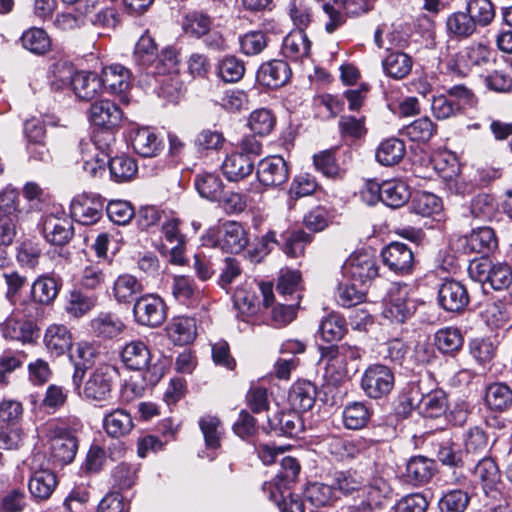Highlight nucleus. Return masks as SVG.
Segmentation results:
<instances>
[{
    "instance_id": "e433bc0d",
    "label": "nucleus",
    "mask_w": 512,
    "mask_h": 512,
    "mask_svg": "<svg viewBox=\"0 0 512 512\" xmlns=\"http://www.w3.org/2000/svg\"><path fill=\"white\" fill-rule=\"evenodd\" d=\"M371 417V411L364 402L348 403L342 412L343 425L350 430L364 428Z\"/></svg>"
},
{
    "instance_id": "aec40b11",
    "label": "nucleus",
    "mask_w": 512,
    "mask_h": 512,
    "mask_svg": "<svg viewBox=\"0 0 512 512\" xmlns=\"http://www.w3.org/2000/svg\"><path fill=\"white\" fill-rule=\"evenodd\" d=\"M131 144L134 151L142 157H156L162 150L161 140L147 127L133 131Z\"/></svg>"
},
{
    "instance_id": "37998d69",
    "label": "nucleus",
    "mask_w": 512,
    "mask_h": 512,
    "mask_svg": "<svg viewBox=\"0 0 512 512\" xmlns=\"http://www.w3.org/2000/svg\"><path fill=\"white\" fill-rule=\"evenodd\" d=\"M485 402L495 411H505L512 406V390L503 383H493L488 386Z\"/></svg>"
},
{
    "instance_id": "de8ad7c7",
    "label": "nucleus",
    "mask_w": 512,
    "mask_h": 512,
    "mask_svg": "<svg viewBox=\"0 0 512 512\" xmlns=\"http://www.w3.org/2000/svg\"><path fill=\"white\" fill-rule=\"evenodd\" d=\"M301 281V274L297 270H281L276 291L278 298L283 300H292L296 295H301L299 292Z\"/></svg>"
},
{
    "instance_id": "338daca9",
    "label": "nucleus",
    "mask_w": 512,
    "mask_h": 512,
    "mask_svg": "<svg viewBox=\"0 0 512 512\" xmlns=\"http://www.w3.org/2000/svg\"><path fill=\"white\" fill-rule=\"evenodd\" d=\"M405 134L412 140L426 142L436 132V126L428 117H422L405 127Z\"/></svg>"
},
{
    "instance_id": "a878e982",
    "label": "nucleus",
    "mask_w": 512,
    "mask_h": 512,
    "mask_svg": "<svg viewBox=\"0 0 512 512\" xmlns=\"http://www.w3.org/2000/svg\"><path fill=\"white\" fill-rule=\"evenodd\" d=\"M44 344L51 354L60 356L71 348L72 335L66 326L52 324L45 331Z\"/></svg>"
},
{
    "instance_id": "4be33fe9",
    "label": "nucleus",
    "mask_w": 512,
    "mask_h": 512,
    "mask_svg": "<svg viewBox=\"0 0 512 512\" xmlns=\"http://www.w3.org/2000/svg\"><path fill=\"white\" fill-rule=\"evenodd\" d=\"M92 333L104 339H112L122 333L125 328L122 320L111 312H100L90 321Z\"/></svg>"
},
{
    "instance_id": "79ce46f5",
    "label": "nucleus",
    "mask_w": 512,
    "mask_h": 512,
    "mask_svg": "<svg viewBox=\"0 0 512 512\" xmlns=\"http://www.w3.org/2000/svg\"><path fill=\"white\" fill-rule=\"evenodd\" d=\"M316 388L311 382H299L292 386L289 401L294 409L307 411L315 403Z\"/></svg>"
},
{
    "instance_id": "774afa93",
    "label": "nucleus",
    "mask_w": 512,
    "mask_h": 512,
    "mask_svg": "<svg viewBox=\"0 0 512 512\" xmlns=\"http://www.w3.org/2000/svg\"><path fill=\"white\" fill-rule=\"evenodd\" d=\"M109 219L118 225L128 224L135 215L134 207L125 200H111L106 206Z\"/></svg>"
},
{
    "instance_id": "0eeeda50",
    "label": "nucleus",
    "mask_w": 512,
    "mask_h": 512,
    "mask_svg": "<svg viewBox=\"0 0 512 512\" xmlns=\"http://www.w3.org/2000/svg\"><path fill=\"white\" fill-rule=\"evenodd\" d=\"M104 201L99 195L81 194L71 202V216L82 225H92L100 220Z\"/></svg>"
},
{
    "instance_id": "dca6fc26",
    "label": "nucleus",
    "mask_w": 512,
    "mask_h": 512,
    "mask_svg": "<svg viewBox=\"0 0 512 512\" xmlns=\"http://www.w3.org/2000/svg\"><path fill=\"white\" fill-rule=\"evenodd\" d=\"M77 449V439L68 432L61 431L58 435L51 438L50 455L52 460L58 465L71 463L75 458Z\"/></svg>"
},
{
    "instance_id": "6ab92c4d",
    "label": "nucleus",
    "mask_w": 512,
    "mask_h": 512,
    "mask_svg": "<svg viewBox=\"0 0 512 512\" xmlns=\"http://www.w3.org/2000/svg\"><path fill=\"white\" fill-rule=\"evenodd\" d=\"M414 304L407 298V293L397 290L391 293L383 310V316L395 323H404L414 312Z\"/></svg>"
},
{
    "instance_id": "c9c22d12",
    "label": "nucleus",
    "mask_w": 512,
    "mask_h": 512,
    "mask_svg": "<svg viewBox=\"0 0 512 512\" xmlns=\"http://www.w3.org/2000/svg\"><path fill=\"white\" fill-rule=\"evenodd\" d=\"M96 304V296L73 290L66 300L64 309L70 318L79 319L88 314Z\"/></svg>"
},
{
    "instance_id": "bf43d9fd",
    "label": "nucleus",
    "mask_w": 512,
    "mask_h": 512,
    "mask_svg": "<svg viewBox=\"0 0 512 512\" xmlns=\"http://www.w3.org/2000/svg\"><path fill=\"white\" fill-rule=\"evenodd\" d=\"M473 473L484 488L492 487L500 479V471L498 466L490 457H484L479 460L474 467Z\"/></svg>"
},
{
    "instance_id": "ea45409f",
    "label": "nucleus",
    "mask_w": 512,
    "mask_h": 512,
    "mask_svg": "<svg viewBox=\"0 0 512 512\" xmlns=\"http://www.w3.org/2000/svg\"><path fill=\"white\" fill-rule=\"evenodd\" d=\"M435 345L437 349L448 355H454L463 346L464 339L459 329L454 327H445L435 333Z\"/></svg>"
},
{
    "instance_id": "052dcab7",
    "label": "nucleus",
    "mask_w": 512,
    "mask_h": 512,
    "mask_svg": "<svg viewBox=\"0 0 512 512\" xmlns=\"http://www.w3.org/2000/svg\"><path fill=\"white\" fill-rule=\"evenodd\" d=\"M178 54L172 47L164 48L156 57L152 68L148 73L157 75H171L178 69Z\"/></svg>"
},
{
    "instance_id": "680f3d73",
    "label": "nucleus",
    "mask_w": 512,
    "mask_h": 512,
    "mask_svg": "<svg viewBox=\"0 0 512 512\" xmlns=\"http://www.w3.org/2000/svg\"><path fill=\"white\" fill-rule=\"evenodd\" d=\"M464 446L469 454H482L489 448V438L483 428L474 426L464 434Z\"/></svg>"
},
{
    "instance_id": "c85d7f7f",
    "label": "nucleus",
    "mask_w": 512,
    "mask_h": 512,
    "mask_svg": "<svg viewBox=\"0 0 512 512\" xmlns=\"http://www.w3.org/2000/svg\"><path fill=\"white\" fill-rule=\"evenodd\" d=\"M435 471V462L424 456L412 457L406 465V480L413 485L428 482Z\"/></svg>"
},
{
    "instance_id": "c756f323",
    "label": "nucleus",
    "mask_w": 512,
    "mask_h": 512,
    "mask_svg": "<svg viewBox=\"0 0 512 512\" xmlns=\"http://www.w3.org/2000/svg\"><path fill=\"white\" fill-rule=\"evenodd\" d=\"M497 247L494 230L490 227H480L473 230L465 238V249L468 252L488 254Z\"/></svg>"
},
{
    "instance_id": "f257e3e1",
    "label": "nucleus",
    "mask_w": 512,
    "mask_h": 512,
    "mask_svg": "<svg viewBox=\"0 0 512 512\" xmlns=\"http://www.w3.org/2000/svg\"><path fill=\"white\" fill-rule=\"evenodd\" d=\"M118 369L110 364H101L88 372L79 396L100 407L113 398L114 383L118 378Z\"/></svg>"
},
{
    "instance_id": "7ed1b4c3",
    "label": "nucleus",
    "mask_w": 512,
    "mask_h": 512,
    "mask_svg": "<svg viewBox=\"0 0 512 512\" xmlns=\"http://www.w3.org/2000/svg\"><path fill=\"white\" fill-rule=\"evenodd\" d=\"M394 382V373L388 366L372 364L361 377V388L368 397L380 399L392 391Z\"/></svg>"
},
{
    "instance_id": "58836bf2",
    "label": "nucleus",
    "mask_w": 512,
    "mask_h": 512,
    "mask_svg": "<svg viewBox=\"0 0 512 512\" xmlns=\"http://www.w3.org/2000/svg\"><path fill=\"white\" fill-rule=\"evenodd\" d=\"M195 187L201 197L211 201H221L224 185L219 175L210 172L198 174Z\"/></svg>"
},
{
    "instance_id": "4d7b16f0",
    "label": "nucleus",
    "mask_w": 512,
    "mask_h": 512,
    "mask_svg": "<svg viewBox=\"0 0 512 512\" xmlns=\"http://www.w3.org/2000/svg\"><path fill=\"white\" fill-rule=\"evenodd\" d=\"M313 163L316 170L327 178L340 179L344 175V170L337 164L332 150H324L315 154Z\"/></svg>"
},
{
    "instance_id": "13d9d810",
    "label": "nucleus",
    "mask_w": 512,
    "mask_h": 512,
    "mask_svg": "<svg viewBox=\"0 0 512 512\" xmlns=\"http://www.w3.org/2000/svg\"><path fill=\"white\" fill-rule=\"evenodd\" d=\"M199 427L206 446L210 449L218 448L222 436V425L219 418L213 415H205L200 418Z\"/></svg>"
},
{
    "instance_id": "6e6552de",
    "label": "nucleus",
    "mask_w": 512,
    "mask_h": 512,
    "mask_svg": "<svg viewBox=\"0 0 512 512\" xmlns=\"http://www.w3.org/2000/svg\"><path fill=\"white\" fill-rule=\"evenodd\" d=\"M2 336L23 344L32 343L38 336V329L32 320L17 314L9 316L0 326Z\"/></svg>"
},
{
    "instance_id": "72a5a7b5",
    "label": "nucleus",
    "mask_w": 512,
    "mask_h": 512,
    "mask_svg": "<svg viewBox=\"0 0 512 512\" xmlns=\"http://www.w3.org/2000/svg\"><path fill=\"white\" fill-rule=\"evenodd\" d=\"M411 197L410 189L401 180H388L383 182L382 202L391 208H399L408 202Z\"/></svg>"
},
{
    "instance_id": "c03bdc74",
    "label": "nucleus",
    "mask_w": 512,
    "mask_h": 512,
    "mask_svg": "<svg viewBox=\"0 0 512 512\" xmlns=\"http://www.w3.org/2000/svg\"><path fill=\"white\" fill-rule=\"evenodd\" d=\"M419 412L427 418H438L447 410V399L443 391L430 392L420 399L418 403Z\"/></svg>"
},
{
    "instance_id": "bb28decb",
    "label": "nucleus",
    "mask_w": 512,
    "mask_h": 512,
    "mask_svg": "<svg viewBox=\"0 0 512 512\" xmlns=\"http://www.w3.org/2000/svg\"><path fill=\"white\" fill-rule=\"evenodd\" d=\"M311 42L302 29L291 31L283 40L282 54L293 61L308 57Z\"/></svg>"
},
{
    "instance_id": "a19ab883",
    "label": "nucleus",
    "mask_w": 512,
    "mask_h": 512,
    "mask_svg": "<svg viewBox=\"0 0 512 512\" xmlns=\"http://www.w3.org/2000/svg\"><path fill=\"white\" fill-rule=\"evenodd\" d=\"M321 362H325L326 374L334 381H340L348 373L347 362L334 346L321 348Z\"/></svg>"
},
{
    "instance_id": "09e8293b",
    "label": "nucleus",
    "mask_w": 512,
    "mask_h": 512,
    "mask_svg": "<svg viewBox=\"0 0 512 512\" xmlns=\"http://www.w3.org/2000/svg\"><path fill=\"white\" fill-rule=\"evenodd\" d=\"M412 209L423 217L439 215L443 209L441 199L429 192H419L412 199Z\"/></svg>"
},
{
    "instance_id": "a18cd8bd",
    "label": "nucleus",
    "mask_w": 512,
    "mask_h": 512,
    "mask_svg": "<svg viewBox=\"0 0 512 512\" xmlns=\"http://www.w3.org/2000/svg\"><path fill=\"white\" fill-rule=\"evenodd\" d=\"M466 10L476 27L489 26L496 16L495 6L490 0H469Z\"/></svg>"
},
{
    "instance_id": "9b49d317",
    "label": "nucleus",
    "mask_w": 512,
    "mask_h": 512,
    "mask_svg": "<svg viewBox=\"0 0 512 512\" xmlns=\"http://www.w3.org/2000/svg\"><path fill=\"white\" fill-rule=\"evenodd\" d=\"M256 173L258 180L265 186H279L285 183L289 177L287 163L280 156L261 160Z\"/></svg>"
},
{
    "instance_id": "49530a36",
    "label": "nucleus",
    "mask_w": 512,
    "mask_h": 512,
    "mask_svg": "<svg viewBox=\"0 0 512 512\" xmlns=\"http://www.w3.org/2000/svg\"><path fill=\"white\" fill-rule=\"evenodd\" d=\"M133 57L138 66L151 70L157 57V47L153 38L147 33L143 34L136 43Z\"/></svg>"
},
{
    "instance_id": "e2e57ef3",
    "label": "nucleus",
    "mask_w": 512,
    "mask_h": 512,
    "mask_svg": "<svg viewBox=\"0 0 512 512\" xmlns=\"http://www.w3.org/2000/svg\"><path fill=\"white\" fill-rule=\"evenodd\" d=\"M346 332L345 321L336 314H330L319 326V334L326 342L340 340Z\"/></svg>"
},
{
    "instance_id": "2f4dec72",
    "label": "nucleus",
    "mask_w": 512,
    "mask_h": 512,
    "mask_svg": "<svg viewBox=\"0 0 512 512\" xmlns=\"http://www.w3.org/2000/svg\"><path fill=\"white\" fill-rule=\"evenodd\" d=\"M389 494L388 484L383 479H376L370 485L362 487L360 502L376 512L384 508Z\"/></svg>"
},
{
    "instance_id": "f3484780",
    "label": "nucleus",
    "mask_w": 512,
    "mask_h": 512,
    "mask_svg": "<svg viewBox=\"0 0 512 512\" xmlns=\"http://www.w3.org/2000/svg\"><path fill=\"white\" fill-rule=\"evenodd\" d=\"M102 88L111 94H122L130 87V71L120 64L103 68L101 73Z\"/></svg>"
},
{
    "instance_id": "412c9836",
    "label": "nucleus",
    "mask_w": 512,
    "mask_h": 512,
    "mask_svg": "<svg viewBox=\"0 0 512 512\" xmlns=\"http://www.w3.org/2000/svg\"><path fill=\"white\" fill-rule=\"evenodd\" d=\"M446 33L451 39L466 40L477 32V27L466 11H456L448 15Z\"/></svg>"
},
{
    "instance_id": "f03ea898",
    "label": "nucleus",
    "mask_w": 512,
    "mask_h": 512,
    "mask_svg": "<svg viewBox=\"0 0 512 512\" xmlns=\"http://www.w3.org/2000/svg\"><path fill=\"white\" fill-rule=\"evenodd\" d=\"M123 363L132 370H142L143 379L150 385H155L163 376V369L160 366L153 365L147 367L150 361V351L142 341H131L126 344L121 353Z\"/></svg>"
},
{
    "instance_id": "8fccbe9b",
    "label": "nucleus",
    "mask_w": 512,
    "mask_h": 512,
    "mask_svg": "<svg viewBox=\"0 0 512 512\" xmlns=\"http://www.w3.org/2000/svg\"><path fill=\"white\" fill-rule=\"evenodd\" d=\"M25 49L34 54H45L50 50L51 40L48 34L41 28H30L21 37Z\"/></svg>"
},
{
    "instance_id": "cd10ccee",
    "label": "nucleus",
    "mask_w": 512,
    "mask_h": 512,
    "mask_svg": "<svg viewBox=\"0 0 512 512\" xmlns=\"http://www.w3.org/2000/svg\"><path fill=\"white\" fill-rule=\"evenodd\" d=\"M57 486L56 475L48 470L35 471L29 479L28 488L33 498L47 500Z\"/></svg>"
},
{
    "instance_id": "4c0bfd02",
    "label": "nucleus",
    "mask_w": 512,
    "mask_h": 512,
    "mask_svg": "<svg viewBox=\"0 0 512 512\" xmlns=\"http://www.w3.org/2000/svg\"><path fill=\"white\" fill-rule=\"evenodd\" d=\"M406 152L405 144L398 138H389L380 143L376 150V160L384 166L398 164Z\"/></svg>"
},
{
    "instance_id": "a211bd4d",
    "label": "nucleus",
    "mask_w": 512,
    "mask_h": 512,
    "mask_svg": "<svg viewBox=\"0 0 512 512\" xmlns=\"http://www.w3.org/2000/svg\"><path fill=\"white\" fill-rule=\"evenodd\" d=\"M221 169L227 180L237 182L253 172L254 159L244 153H232L225 158Z\"/></svg>"
},
{
    "instance_id": "69168bd1",
    "label": "nucleus",
    "mask_w": 512,
    "mask_h": 512,
    "mask_svg": "<svg viewBox=\"0 0 512 512\" xmlns=\"http://www.w3.org/2000/svg\"><path fill=\"white\" fill-rule=\"evenodd\" d=\"M244 73V63L235 56L224 57L218 65V75L225 82H237Z\"/></svg>"
},
{
    "instance_id": "473e14b6",
    "label": "nucleus",
    "mask_w": 512,
    "mask_h": 512,
    "mask_svg": "<svg viewBox=\"0 0 512 512\" xmlns=\"http://www.w3.org/2000/svg\"><path fill=\"white\" fill-rule=\"evenodd\" d=\"M142 290V284L130 274L119 275L112 288L113 296L119 303H131Z\"/></svg>"
},
{
    "instance_id": "39448f33",
    "label": "nucleus",
    "mask_w": 512,
    "mask_h": 512,
    "mask_svg": "<svg viewBox=\"0 0 512 512\" xmlns=\"http://www.w3.org/2000/svg\"><path fill=\"white\" fill-rule=\"evenodd\" d=\"M343 273L354 282L364 285L377 277V260L374 255L366 251L353 253L345 261Z\"/></svg>"
},
{
    "instance_id": "1a4fd4ad",
    "label": "nucleus",
    "mask_w": 512,
    "mask_h": 512,
    "mask_svg": "<svg viewBox=\"0 0 512 512\" xmlns=\"http://www.w3.org/2000/svg\"><path fill=\"white\" fill-rule=\"evenodd\" d=\"M89 120L105 130L118 128L123 120L122 110L110 100L94 102L89 109Z\"/></svg>"
},
{
    "instance_id": "f704fd0d",
    "label": "nucleus",
    "mask_w": 512,
    "mask_h": 512,
    "mask_svg": "<svg viewBox=\"0 0 512 512\" xmlns=\"http://www.w3.org/2000/svg\"><path fill=\"white\" fill-rule=\"evenodd\" d=\"M412 65V58L404 52H391L382 61L384 73L396 80L409 75Z\"/></svg>"
},
{
    "instance_id": "6e6d98bb",
    "label": "nucleus",
    "mask_w": 512,
    "mask_h": 512,
    "mask_svg": "<svg viewBox=\"0 0 512 512\" xmlns=\"http://www.w3.org/2000/svg\"><path fill=\"white\" fill-rule=\"evenodd\" d=\"M363 478L355 470L340 471L335 474L333 487L344 495H352L361 492Z\"/></svg>"
},
{
    "instance_id": "603ef678",
    "label": "nucleus",
    "mask_w": 512,
    "mask_h": 512,
    "mask_svg": "<svg viewBox=\"0 0 512 512\" xmlns=\"http://www.w3.org/2000/svg\"><path fill=\"white\" fill-rule=\"evenodd\" d=\"M301 295H296L292 300H283L279 298L271 311V317L277 325H287L292 322L296 317V312L299 307Z\"/></svg>"
},
{
    "instance_id": "b1692460",
    "label": "nucleus",
    "mask_w": 512,
    "mask_h": 512,
    "mask_svg": "<svg viewBox=\"0 0 512 512\" xmlns=\"http://www.w3.org/2000/svg\"><path fill=\"white\" fill-rule=\"evenodd\" d=\"M134 427L132 416L125 409L117 408L107 413L103 419V428L108 436L120 438L128 435Z\"/></svg>"
},
{
    "instance_id": "20e7f679",
    "label": "nucleus",
    "mask_w": 512,
    "mask_h": 512,
    "mask_svg": "<svg viewBox=\"0 0 512 512\" xmlns=\"http://www.w3.org/2000/svg\"><path fill=\"white\" fill-rule=\"evenodd\" d=\"M133 314L140 325L158 327L166 319V306L159 296L146 294L136 299Z\"/></svg>"
},
{
    "instance_id": "393cba45",
    "label": "nucleus",
    "mask_w": 512,
    "mask_h": 512,
    "mask_svg": "<svg viewBox=\"0 0 512 512\" xmlns=\"http://www.w3.org/2000/svg\"><path fill=\"white\" fill-rule=\"evenodd\" d=\"M72 89L76 97L91 101L102 91L101 79L92 72H77L72 80Z\"/></svg>"
},
{
    "instance_id": "7c9ffc66",
    "label": "nucleus",
    "mask_w": 512,
    "mask_h": 512,
    "mask_svg": "<svg viewBox=\"0 0 512 512\" xmlns=\"http://www.w3.org/2000/svg\"><path fill=\"white\" fill-rule=\"evenodd\" d=\"M167 335L175 345H187L196 337L195 320L189 317H178L167 327Z\"/></svg>"
},
{
    "instance_id": "f8f14e48",
    "label": "nucleus",
    "mask_w": 512,
    "mask_h": 512,
    "mask_svg": "<svg viewBox=\"0 0 512 512\" xmlns=\"http://www.w3.org/2000/svg\"><path fill=\"white\" fill-rule=\"evenodd\" d=\"M247 243L246 233L237 222H225L218 230L216 246L223 251L239 253L246 247Z\"/></svg>"
},
{
    "instance_id": "3c124183",
    "label": "nucleus",
    "mask_w": 512,
    "mask_h": 512,
    "mask_svg": "<svg viewBox=\"0 0 512 512\" xmlns=\"http://www.w3.org/2000/svg\"><path fill=\"white\" fill-rule=\"evenodd\" d=\"M171 291L174 298L184 305L193 304L199 297V290L193 280L186 276H175Z\"/></svg>"
},
{
    "instance_id": "423d86ee",
    "label": "nucleus",
    "mask_w": 512,
    "mask_h": 512,
    "mask_svg": "<svg viewBox=\"0 0 512 512\" xmlns=\"http://www.w3.org/2000/svg\"><path fill=\"white\" fill-rule=\"evenodd\" d=\"M42 231L49 243L59 246L67 244L74 235L72 220L64 212L46 215L43 219Z\"/></svg>"
},
{
    "instance_id": "4468645a",
    "label": "nucleus",
    "mask_w": 512,
    "mask_h": 512,
    "mask_svg": "<svg viewBox=\"0 0 512 512\" xmlns=\"http://www.w3.org/2000/svg\"><path fill=\"white\" fill-rule=\"evenodd\" d=\"M439 303L450 312H459L469 302L466 288L457 281H445L439 288Z\"/></svg>"
},
{
    "instance_id": "864d4df0",
    "label": "nucleus",
    "mask_w": 512,
    "mask_h": 512,
    "mask_svg": "<svg viewBox=\"0 0 512 512\" xmlns=\"http://www.w3.org/2000/svg\"><path fill=\"white\" fill-rule=\"evenodd\" d=\"M109 170L115 181L125 182L136 175L138 167L134 159L122 155L110 159Z\"/></svg>"
},
{
    "instance_id": "0e129e2a",
    "label": "nucleus",
    "mask_w": 512,
    "mask_h": 512,
    "mask_svg": "<svg viewBox=\"0 0 512 512\" xmlns=\"http://www.w3.org/2000/svg\"><path fill=\"white\" fill-rule=\"evenodd\" d=\"M234 307L242 316L243 321H247L248 317L257 314L259 310V302L255 293L239 289L234 294Z\"/></svg>"
},
{
    "instance_id": "5fc2aeb1",
    "label": "nucleus",
    "mask_w": 512,
    "mask_h": 512,
    "mask_svg": "<svg viewBox=\"0 0 512 512\" xmlns=\"http://www.w3.org/2000/svg\"><path fill=\"white\" fill-rule=\"evenodd\" d=\"M59 292V285L52 277H41L33 285L31 294L33 299L41 304L52 303Z\"/></svg>"
},
{
    "instance_id": "2eb2a0df",
    "label": "nucleus",
    "mask_w": 512,
    "mask_h": 512,
    "mask_svg": "<svg viewBox=\"0 0 512 512\" xmlns=\"http://www.w3.org/2000/svg\"><path fill=\"white\" fill-rule=\"evenodd\" d=\"M271 431L277 435L297 436L303 431V422L295 410L276 411L267 417Z\"/></svg>"
},
{
    "instance_id": "5701e85b",
    "label": "nucleus",
    "mask_w": 512,
    "mask_h": 512,
    "mask_svg": "<svg viewBox=\"0 0 512 512\" xmlns=\"http://www.w3.org/2000/svg\"><path fill=\"white\" fill-rule=\"evenodd\" d=\"M368 449V442L363 438H332L328 444L329 452L336 458L346 461L363 454Z\"/></svg>"
},
{
    "instance_id": "9d476101",
    "label": "nucleus",
    "mask_w": 512,
    "mask_h": 512,
    "mask_svg": "<svg viewBox=\"0 0 512 512\" xmlns=\"http://www.w3.org/2000/svg\"><path fill=\"white\" fill-rule=\"evenodd\" d=\"M384 264L396 273L404 274L411 271L414 264V253L410 247L401 242H392L382 250Z\"/></svg>"
},
{
    "instance_id": "ddd939ff",
    "label": "nucleus",
    "mask_w": 512,
    "mask_h": 512,
    "mask_svg": "<svg viewBox=\"0 0 512 512\" xmlns=\"http://www.w3.org/2000/svg\"><path fill=\"white\" fill-rule=\"evenodd\" d=\"M291 77V69L283 60H272L260 66L257 72L258 82L269 88H279L285 85Z\"/></svg>"
}]
</instances>
